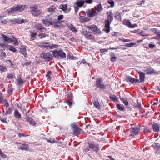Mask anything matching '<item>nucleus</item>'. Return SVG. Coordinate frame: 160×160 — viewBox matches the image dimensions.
Segmentation results:
<instances>
[{"label": "nucleus", "instance_id": "nucleus-1", "mask_svg": "<svg viewBox=\"0 0 160 160\" xmlns=\"http://www.w3.org/2000/svg\"><path fill=\"white\" fill-rule=\"evenodd\" d=\"M107 19L105 21L104 31L107 33H108L110 32V24L113 20V14L111 11L107 12Z\"/></svg>", "mask_w": 160, "mask_h": 160}, {"label": "nucleus", "instance_id": "nucleus-2", "mask_svg": "<svg viewBox=\"0 0 160 160\" xmlns=\"http://www.w3.org/2000/svg\"><path fill=\"white\" fill-rule=\"evenodd\" d=\"M28 6L26 5H19L17 6H14L8 9L7 11L8 13L11 14L14 13L16 12H21L23 11L25 8H27Z\"/></svg>", "mask_w": 160, "mask_h": 160}, {"label": "nucleus", "instance_id": "nucleus-3", "mask_svg": "<svg viewBox=\"0 0 160 160\" xmlns=\"http://www.w3.org/2000/svg\"><path fill=\"white\" fill-rule=\"evenodd\" d=\"M38 46L41 48H45L47 50H52L54 48H56L58 47V45L51 44L49 42H38Z\"/></svg>", "mask_w": 160, "mask_h": 160}, {"label": "nucleus", "instance_id": "nucleus-4", "mask_svg": "<svg viewBox=\"0 0 160 160\" xmlns=\"http://www.w3.org/2000/svg\"><path fill=\"white\" fill-rule=\"evenodd\" d=\"M30 8L31 13L35 17L38 16L42 12L41 9H38L37 6H31Z\"/></svg>", "mask_w": 160, "mask_h": 160}, {"label": "nucleus", "instance_id": "nucleus-5", "mask_svg": "<svg viewBox=\"0 0 160 160\" xmlns=\"http://www.w3.org/2000/svg\"><path fill=\"white\" fill-rule=\"evenodd\" d=\"M53 55L57 59L65 58L66 57L65 53L62 50L54 51L53 52Z\"/></svg>", "mask_w": 160, "mask_h": 160}, {"label": "nucleus", "instance_id": "nucleus-6", "mask_svg": "<svg viewBox=\"0 0 160 160\" xmlns=\"http://www.w3.org/2000/svg\"><path fill=\"white\" fill-rule=\"evenodd\" d=\"M89 147L95 152H97L99 150V146L98 144L94 142H88Z\"/></svg>", "mask_w": 160, "mask_h": 160}, {"label": "nucleus", "instance_id": "nucleus-7", "mask_svg": "<svg viewBox=\"0 0 160 160\" xmlns=\"http://www.w3.org/2000/svg\"><path fill=\"white\" fill-rule=\"evenodd\" d=\"M129 130L131 135L133 136L138 135L140 132V129L138 127L131 128Z\"/></svg>", "mask_w": 160, "mask_h": 160}, {"label": "nucleus", "instance_id": "nucleus-8", "mask_svg": "<svg viewBox=\"0 0 160 160\" xmlns=\"http://www.w3.org/2000/svg\"><path fill=\"white\" fill-rule=\"evenodd\" d=\"M52 18L50 16H47L42 21V23L47 26H50L52 22Z\"/></svg>", "mask_w": 160, "mask_h": 160}, {"label": "nucleus", "instance_id": "nucleus-9", "mask_svg": "<svg viewBox=\"0 0 160 160\" xmlns=\"http://www.w3.org/2000/svg\"><path fill=\"white\" fill-rule=\"evenodd\" d=\"M72 129L73 131V133L76 135H78L81 133L82 129L75 124H73L71 126Z\"/></svg>", "mask_w": 160, "mask_h": 160}, {"label": "nucleus", "instance_id": "nucleus-10", "mask_svg": "<svg viewBox=\"0 0 160 160\" xmlns=\"http://www.w3.org/2000/svg\"><path fill=\"white\" fill-rule=\"evenodd\" d=\"M12 24H21L27 22V21L25 19H21L20 18H16L13 19H10L9 21Z\"/></svg>", "mask_w": 160, "mask_h": 160}, {"label": "nucleus", "instance_id": "nucleus-11", "mask_svg": "<svg viewBox=\"0 0 160 160\" xmlns=\"http://www.w3.org/2000/svg\"><path fill=\"white\" fill-rule=\"evenodd\" d=\"M144 71L147 74H151L152 73L158 74V73L156 71L154 70L152 68L150 67H148L145 69Z\"/></svg>", "mask_w": 160, "mask_h": 160}, {"label": "nucleus", "instance_id": "nucleus-12", "mask_svg": "<svg viewBox=\"0 0 160 160\" xmlns=\"http://www.w3.org/2000/svg\"><path fill=\"white\" fill-rule=\"evenodd\" d=\"M86 11L88 17H92L96 15V12L93 9H88L86 10Z\"/></svg>", "mask_w": 160, "mask_h": 160}, {"label": "nucleus", "instance_id": "nucleus-13", "mask_svg": "<svg viewBox=\"0 0 160 160\" xmlns=\"http://www.w3.org/2000/svg\"><path fill=\"white\" fill-rule=\"evenodd\" d=\"M41 57L45 59L46 61H49L52 59V56L51 53H42L41 54Z\"/></svg>", "mask_w": 160, "mask_h": 160}, {"label": "nucleus", "instance_id": "nucleus-14", "mask_svg": "<svg viewBox=\"0 0 160 160\" xmlns=\"http://www.w3.org/2000/svg\"><path fill=\"white\" fill-rule=\"evenodd\" d=\"M96 85V87L98 88H100L102 89H105V88L102 78H99L97 79Z\"/></svg>", "mask_w": 160, "mask_h": 160}, {"label": "nucleus", "instance_id": "nucleus-15", "mask_svg": "<svg viewBox=\"0 0 160 160\" xmlns=\"http://www.w3.org/2000/svg\"><path fill=\"white\" fill-rule=\"evenodd\" d=\"M87 28L89 30L94 31L97 34H99L101 32L100 30L95 25H91L90 26H88Z\"/></svg>", "mask_w": 160, "mask_h": 160}, {"label": "nucleus", "instance_id": "nucleus-16", "mask_svg": "<svg viewBox=\"0 0 160 160\" xmlns=\"http://www.w3.org/2000/svg\"><path fill=\"white\" fill-rule=\"evenodd\" d=\"M1 36L3 38L5 42L7 43H11L13 41V40L11 38H9L5 35L2 34Z\"/></svg>", "mask_w": 160, "mask_h": 160}, {"label": "nucleus", "instance_id": "nucleus-17", "mask_svg": "<svg viewBox=\"0 0 160 160\" xmlns=\"http://www.w3.org/2000/svg\"><path fill=\"white\" fill-rule=\"evenodd\" d=\"M123 23L128 27L131 28H133L137 26L136 24L132 25L130 22L128 20H124Z\"/></svg>", "mask_w": 160, "mask_h": 160}, {"label": "nucleus", "instance_id": "nucleus-18", "mask_svg": "<svg viewBox=\"0 0 160 160\" xmlns=\"http://www.w3.org/2000/svg\"><path fill=\"white\" fill-rule=\"evenodd\" d=\"M137 72L139 76L140 82H143L145 80V74L143 72L139 71H137Z\"/></svg>", "mask_w": 160, "mask_h": 160}, {"label": "nucleus", "instance_id": "nucleus-19", "mask_svg": "<svg viewBox=\"0 0 160 160\" xmlns=\"http://www.w3.org/2000/svg\"><path fill=\"white\" fill-rule=\"evenodd\" d=\"M35 27L37 29L39 30L41 32H44L45 30V28L39 23H36L35 25Z\"/></svg>", "mask_w": 160, "mask_h": 160}, {"label": "nucleus", "instance_id": "nucleus-20", "mask_svg": "<svg viewBox=\"0 0 160 160\" xmlns=\"http://www.w3.org/2000/svg\"><path fill=\"white\" fill-rule=\"evenodd\" d=\"M60 22L58 21L57 20L52 19V22L50 25H51L54 28H58L59 27L58 24H60Z\"/></svg>", "mask_w": 160, "mask_h": 160}, {"label": "nucleus", "instance_id": "nucleus-21", "mask_svg": "<svg viewBox=\"0 0 160 160\" xmlns=\"http://www.w3.org/2000/svg\"><path fill=\"white\" fill-rule=\"evenodd\" d=\"M80 32L81 33L83 34L87 38H88L89 34H90L91 33L89 31L86 30L85 29L83 28L82 30H80Z\"/></svg>", "mask_w": 160, "mask_h": 160}, {"label": "nucleus", "instance_id": "nucleus-22", "mask_svg": "<svg viewBox=\"0 0 160 160\" xmlns=\"http://www.w3.org/2000/svg\"><path fill=\"white\" fill-rule=\"evenodd\" d=\"M67 25L69 29L72 32H77V30L76 28L74 27L72 24L71 23H68Z\"/></svg>", "mask_w": 160, "mask_h": 160}, {"label": "nucleus", "instance_id": "nucleus-23", "mask_svg": "<svg viewBox=\"0 0 160 160\" xmlns=\"http://www.w3.org/2000/svg\"><path fill=\"white\" fill-rule=\"evenodd\" d=\"M26 121L30 125H32L33 126H35L36 124L34 120L31 118L27 117L26 118Z\"/></svg>", "mask_w": 160, "mask_h": 160}, {"label": "nucleus", "instance_id": "nucleus-24", "mask_svg": "<svg viewBox=\"0 0 160 160\" xmlns=\"http://www.w3.org/2000/svg\"><path fill=\"white\" fill-rule=\"evenodd\" d=\"M152 128L154 131L158 132L159 131V126L157 123H154L152 125Z\"/></svg>", "mask_w": 160, "mask_h": 160}, {"label": "nucleus", "instance_id": "nucleus-25", "mask_svg": "<svg viewBox=\"0 0 160 160\" xmlns=\"http://www.w3.org/2000/svg\"><path fill=\"white\" fill-rule=\"evenodd\" d=\"M20 53L23 55L24 57H27V54L26 53V48L24 46H22L20 48Z\"/></svg>", "mask_w": 160, "mask_h": 160}, {"label": "nucleus", "instance_id": "nucleus-26", "mask_svg": "<svg viewBox=\"0 0 160 160\" xmlns=\"http://www.w3.org/2000/svg\"><path fill=\"white\" fill-rule=\"evenodd\" d=\"M79 20L81 23H83L84 22H87L89 20V19L86 17L81 16L79 18Z\"/></svg>", "mask_w": 160, "mask_h": 160}, {"label": "nucleus", "instance_id": "nucleus-27", "mask_svg": "<svg viewBox=\"0 0 160 160\" xmlns=\"http://www.w3.org/2000/svg\"><path fill=\"white\" fill-rule=\"evenodd\" d=\"M84 3L83 0H77L76 3V5L79 7H82Z\"/></svg>", "mask_w": 160, "mask_h": 160}, {"label": "nucleus", "instance_id": "nucleus-28", "mask_svg": "<svg viewBox=\"0 0 160 160\" xmlns=\"http://www.w3.org/2000/svg\"><path fill=\"white\" fill-rule=\"evenodd\" d=\"M14 114L16 118L19 119L21 117V115L17 109H15L14 111Z\"/></svg>", "mask_w": 160, "mask_h": 160}, {"label": "nucleus", "instance_id": "nucleus-29", "mask_svg": "<svg viewBox=\"0 0 160 160\" xmlns=\"http://www.w3.org/2000/svg\"><path fill=\"white\" fill-rule=\"evenodd\" d=\"M95 9L98 12H100L102 10V8L101 3L97 4L94 7Z\"/></svg>", "mask_w": 160, "mask_h": 160}, {"label": "nucleus", "instance_id": "nucleus-30", "mask_svg": "<svg viewBox=\"0 0 160 160\" xmlns=\"http://www.w3.org/2000/svg\"><path fill=\"white\" fill-rule=\"evenodd\" d=\"M44 139H45L48 142L50 143H57V142L56 140L53 138H44Z\"/></svg>", "mask_w": 160, "mask_h": 160}, {"label": "nucleus", "instance_id": "nucleus-31", "mask_svg": "<svg viewBox=\"0 0 160 160\" xmlns=\"http://www.w3.org/2000/svg\"><path fill=\"white\" fill-rule=\"evenodd\" d=\"M28 148V144H23L19 148V149L27 150Z\"/></svg>", "mask_w": 160, "mask_h": 160}, {"label": "nucleus", "instance_id": "nucleus-32", "mask_svg": "<svg viewBox=\"0 0 160 160\" xmlns=\"http://www.w3.org/2000/svg\"><path fill=\"white\" fill-rule=\"evenodd\" d=\"M120 100L123 102V103L126 106H128V102L127 101V99L126 98H123V97H120Z\"/></svg>", "mask_w": 160, "mask_h": 160}, {"label": "nucleus", "instance_id": "nucleus-33", "mask_svg": "<svg viewBox=\"0 0 160 160\" xmlns=\"http://www.w3.org/2000/svg\"><path fill=\"white\" fill-rule=\"evenodd\" d=\"M59 8L60 9L64 11L68 8V6L67 4H61L59 6Z\"/></svg>", "mask_w": 160, "mask_h": 160}, {"label": "nucleus", "instance_id": "nucleus-34", "mask_svg": "<svg viewBox=\"0 0 160 160\" xmlns=\"http://www.w3.org/2000/svg\"><path fill=\"white\" fill-rule=\"evenodd\" d=\"M114 17L118 21L121 20V14L119 12H116L115 14Z\"/></svg>", "mask_w": 160, "mask_h": 160}, {"label": "nucleus", "instance_id": "nucleus-35", "mask_svg": "<svg viewBox=\"0 0 160 160\" xmlns=\"http://www.w3.org/2000/svg\"><path fill=\"white\" fill-rule=\"evenodd\" d=\"M55 8H56L55 7L53 6H51L48 8V12L49 13H52L53 12H55Z\"/></svg>", "mask_w": 160, "mask_h": 160}, {"label": "nucleus", "instance_id": "nucleus-36", "mask_svg": "<svg viewBox=\"0 0 160 160\" xmlns=\"http://www.w3.org/2000/svg\"><path fill=\"white\" fill-rule=\"evenodd\" d=\"M126 80L127 82L131 83L132 80H134V78L129 76H127L126 77Z\"/></svg>", "mask_w": 160, "mask_h": 160}, {"label": "nucleus", "instance_id": "nucleus-37", "mask_svg": "<svg viewBox=\"0 0 160 160\" xmlns=\"http://www.w3.org/2000/svg\"><path fill=\"white\" fill-rule=\"evenodd\" d=\"M94 105L98 109L100 108V106L99 102L98 101H94L93 102Z\"/></svg>", "mask_w": 160, "mask_h": 160}, {"label": "nucleus", "instance_id": "nucleus-38", "mask_svg": "<svg viewBox=\"0 0 160 160\" xmlns=\"http://www.w3.org/2000/svg\"><path fill=\"white\" fill-rule=\"evenodd\" d=\"M153 146L156 150H159L160 149V144L159 143H155Z\"/></svg>", "mask_w": 160, "mask_h": 160}, {"label": "nucleus", "instance_id": "nucleus-39", "mask_svg": "<svg viewBox=\"0 0 160 160\" xmlns=\"http://www.w3.org/2000/svg\"><path fill=\"white\" fill-rule=\"evenodd\" d=\"M151 30L153 33L157 35L160 34V31L157 29L154 28H151Z\"/></svg>", "mask_w": 160, "mask_h": 160}, {"label": "nucleus", "instance_id": "nucleus-40", "mask_svg": "<svg viewBox=\"0 0 160 160\" xmlns=\"http://www.w3.org/2000/svg\"><path fill=\"white\" fill-rule=\"evenodd\" d=\"M8 49L9 50L15 52L16 51V49L12 46L9 45L8 46Z\"/></svg>", "mask_w": 160, "mask_h": 160}, {"label": "nucleus", "instance_id": "nucleus-41", "mask_svg": "<svg viewBox=\"0 0 160 160\" xmlns=\"http://www.w3.org/2000/svg\"><path fill=\"white\" fill-rule=\"evenodd\" d=\"M117 108L118 110L121 111L124 110V106L123 105L118 104L117 106Z\"/></svg>", "mask_w": 160, "mask_h": 160}, {"label": "nucleus", "instance_id": "nucleus-42", "mask_svg": "<svg viewBox=\"0 0 160 160\" xmlns=\"http://www.w3.org/2000/svg\"><path fill=\"white\" fill-rule=\"evenodd\" d=\"M109 98L111 100L115 102H118V98L116 96H110Z\"/></svg>", "mask_w": 160, "mask_h": 160}, {"label": "nucleus", "instance_id": "nucleus-43", "mask_svg": "<svg viewBox=\"0 0 160 160\" xmlns=\"http://www.w3.org/2000/svg\"><path fill=\"white\" fill-rule=\"evenodd\" d=\"M117 57H115L114 53H112L111 57V61L112 62L115 61Z\"/></svg>", "mask_w": 160, "mask_h": 160}, {"label": "nucleus", "instance_id": "nucleus-44", "mask_svg": "<svg viewBox=\"0 0 160 160\" xmlns=\"http://www.w3.org/2000/svg\"><path fill=\"white\" fill-rule=\"evenodd\" d=\"M140 83V82L138 79L135 78H134V80H132L131 82L132 84H136L137 83Z\"/></svg>", "mask_w": 160, "mask_h": 160}, {"label": "nucleus", "instance_id": "nucleus-45", "mask_svg": "<svg viewBox=\"0 0 160 160\" xmlns=\"http://www.w3.org/2000/svg\"><path fill=\"white\" fill-rule=\"evenodd\" d=\"M139 34L143 36V37H147L149 36V34H146L145 33L144 31L142 30H141L139 32Z\"/></svg>", "mask_w": 160, "mask_h": 160}, {"label": "nucleus", "instance_id": "nucleus-46", "mask_svg": "<svg viewBox=\"0 0 160 160\" xmlns=\"http://www.w3.org/2000/svg\"><path fill=\"white\" fill-rule=\"evenodd\" d=\"M6 69L5 66L0 65V71L1 72H5L6 71Z\"/></svg>", "mask_w": 160, "mask_h": 160}, {"label": "nucleus", "instance_id": "nucleus-47", "mask_svg": "<svg viewBox=\"0 0 160 160\" xmlns=\"http://www.w3.org/2000/svg\"><path fill=\"white\" fill-rule=\"evenodd\" d=\"M12 111V108H9L7 111L5 113V115H7L8 114H10Z\"/></svg>", "mask_w": 160, "mask_h": 160}, {"label": "nucleus", "instance_id": "nucleus-48", "mask_svg": "<svg viewBox=\"0 0 160 160\" xmlns=\"http://www.w3.org/2000/svg\"><path fill=\"white\" fill-rule=\"evenodd\" d=\"M30 35L31 36V38L33 39H34L36 38V36L37 35V33H33L32 32H30Z\"/></svg>", "mask_w": 160, "mask_h": 160}, {"label": "nucleus", "instance_id": "nucleus-49", "mask_svg": "<svg viewBox=\"0 0 160 160\" xmlns=\"http://www.w3.org/2000/svg\"><path fill=\"white\" fill-rule=\"evenodd\" d=\"M94 38V35L91 32L90 34H89V36L88 38V39L91 40H93Z\"/></svg>", "mask_w": 160, "mask_h": 160}, {"label": "nucleus", "instance_id": "nucleus-50", "mask_svg": "<svg viewBox=\"0 0 160 160\" xmlns=\"http://www.w3.org/2000/svg\"><path fill=\"white\" fill-rule=\"evenodd\" d=\"M38 36L39 38H45L46 36H48V35L44 33H41L40 34H39Z\"/></svg>", "mask_w": 160, "mask_h": 160}, {"label": "nucleus", "instance_id": "nucleus-51", "mask_svg": "<svg viewBox=\"0 0 160 160\" xmlns=\"http://www.w3.org/2000/svg\"><path fill=\"white\" fill-rule=\"evenodd\" d=\"M135 44H136V43H134L132 42V43H129H129H127V44H126L125 46L126 47L130 48V47H132L133 45H135Z\"/></svg>", "mask_w": 160, "mask_h": 160}, {"label": "nucleus", "instance_id": "nucleus-52", "mask_svg": "<svg viewBox=\"0 0 160 160\" xmlns=\"http://www.w3.org/2000/svg\"><path fill=\"white\" fill-rule=\"evenodd\" d=\"M68 58L71 60H76V58L75 57L73 56H71L70 55H67V59Z\"/></svg>", "mask_w": 160, "mask_h": 160}, {"label": "nucleus", "instance_id": "nucleus-53", "mask_svg": "<svg viewBox=\"0 0 160 160\" xmlns=\"http://www.w3.org/2000/svg\"><path fill=\"white\" fill-rule=\"evenodd\" d=\"M74 8L75 12L76 13H77L79 9V7L76 5L74 4Z\"/></svg>", "mask_w": 160, "mask_h": 160}, {"label": "nucleus", "instance_id": "nucleus-54", "mask_svg": "<svg viewBox=\"0 0 160 160\" xmlns=\"http://www.w3.org/2000/svg\"><path fill=\"white\" fill-rule=\"evenodd\" d=\"M0 156L2 158H6V156L4 154L0 149Z\"/></svg>", "mask_w": 160, "mask_h": 160}, {"label": "nucleus", "instance_id": "nucleus-55", "mask_svg": "<svg viewBox=\"0 0 160 160\" xmlns=\"http://www.w3.org/2000/svg\"><path fill=\"white\" fill-rule=\"evenodd\" d=\"M17 81L18 82V85H20L23 82V81L22 79L20 78H18L17 80Z\"/></svg>", "mask_w": 160, "mask_h": 160}, {"label": "nucleus", "instance_id": "nucleus-56", "mask_svg": "<svg viewBox=\"0 0 160 160\" xmlns=\"http://www.w3.org/2000/svg\"><path fill=\"white\" fill-rule=\"evenodd\" d=\"M93 2V0H86L84 2L87 4H92Z\"/></svg>", "mask_w": 160, "mask_h": 160}, {"label": "nucleus", "instance_id": "nucleus-57", "mask_svg": "<svg viewBox=\"0 0 160 160\" xmlns=\"http://www.w3.org/2000/svg\"><path fill=\"white\" fill-rule=\"evenodd\" d=\"M12 91H13V89L12 88H10L9 87L8 88V93L11 94L12 92Z\"/></svg>", "mask_w": 160, "mask_h": 160}, {"label": "nucleus", "instance_id": "nucleus-58", "mask_svg": "<svg viewBox=\"0 0 160 160\" xmlns=\"http://www.w3.org/2000/svg\"><path fill=\"white\" fill-rule=\"evenodd\" d=\"M3 103L4 104V105L6 106V107L7 108L9 106V104L8 103V101L7 100H5L3 101Z\"/></svg>", "mask_w": 160, "mask_h": 160}, {"label": "nucleus", "instance_id": "nucleus-59", "mask_svg": "<svg viewBox=\"0 0 160 160\" xmlns=\"http://www.w3.org/2000/svg\"><path fill=\"white\" fill-rule=\"evenodd\" d=\"M31 64V62H26L23 64V66H29Z\"/></svg>", "mask_w": 160, "mask_h": 160}, {"label": "nucleus", "instance_id": "nucleus-60", "mask_svg": "<svg viewBox=\"0 0 160 160\" xmlns=\"http://www.w3.org/2000/svg\"><path fill=\"white\" fill-rule=\"evenodd\" d=\"M63 18V15H60L58 16V21L62 20Z\"/></svg>", "mask_w": 160, "mask_h": 160}, {"label": "nucleus", "instance_id": "nucleus-61", "mask_svg": "<svg viewBox=\"0 0 160 160\" xmlns=\"http://www.w3.org/2000/svg\"><path fill=\"white\" fill-rule=\"evenodd\" d=\"M52 74V72L51 71H49L47 72L46 75V77H48L49 78H50V75Z\"/></svg>", "mask_w": 160, "mask_h": 160}, {"label": "nucleus", "instance_id": "nucleus-62", "mask_svg": "<svg viewBox=\"0 0 160 160\" xmlns=\"http://www.w3.org/2000/svg\"><path fill=\"white\" fill-rule=\"evenodd\" d=\"M108 49H100V51L101 53H103L105 52H106L108 51Z\"/></svg>", "mask_w": 160, "mask_h": 160}, {"label": "nucleus", "instance_id": "nucleus-63", "mask_svg": "<svg viewBox=\"0 0 160 160\" xmlns=\"http://www.w3.org/2000/svg\"><path fill=\"white\" fill-rule=\"evenodd\" d=\"M109 3L110 4V7H112L114 6V2L113 1L111 0L109 1Z\"/></svg>", "mask_w": 160, "mask_h": 160}, {"label": "nucleus", "instance_id": "nucleus-64", "mask_svg": "<svg viewBox=\"0 0 160 160\" xmlns=\"http://www.w3.org/2000/svg\"><path fill=\"white\" fill-rule=\"evenodd\" d=\"M154 38L155 39H158L160 40V34H157V35L156 36H155Z\"/></svg>", "mask_w": 160, "mask_h": 160}]
</instances>
